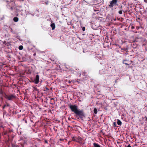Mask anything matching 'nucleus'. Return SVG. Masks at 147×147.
Wrapping results in <instances>:
<instances>
[{
	"mask_svg": "<svg viewBox=\"0 0 147 147\" xmlns=\"http://www.w3.org/2000/svg\"><path fill=\"white\" fill-rule=\"evenodd\" d=\"M145 118H146V121H147V117H146V116H145Z\"/></svg>",
	"mask_w": 147,
	"mask_h": 147,
	"instance_id": "nucleus-27",
	"label": "nucleus"
},
{
	"mask_svg": "<svg viewBox=\"0 0 147 147\" xmlns=\"http://www.w3.org/2000/svg\"><path fill=\"white\" fill-rule=\"evenodd\" d=\"M51 27L52 30H54L55 27V25L54 23H52L51 25Z\"/></svg>",
	"mask_w": 147,
	"mask_h": 147,
	"instance_id": "nucleus-7",
	"label": "nucleus"
},
{
	"mask_svg": "<svg viewBox=\"0 0 147 147\" xmlns=\"http://www.w3.org/2000/svg\"><path fill=\"white\" fill-rule=\"evenodd\" d=\"M24 120V121L25 122V123H27V121L26 120H24V119H23Z\"/></svg>",
	"mask_w": 147,
	"mask_h": 147,
	"instance_id": "nucleus-21",
	"label": "nucleus"
},
{
	"mask_svg": "<svg viewBox=\"0 0 147 147\" xmlns=\"http://www.w3.org/2000/svg\"><path fill=\"white\" fill-rule=\"evenodd\" d=\"M9 106V104H8L7 103L6 104H5L4 105L3 107V109H4L5 107H8Z\"/></svg>",
	"mask_w": 147,
	"mask_h": 147,
	"instance_id": "nucleus-10",
	"label": "nucleus"
},
{
	"mask_svg": "<svg viewBox=\"0 0 147 147\" xmlns=\"http://www.w3.org/2000/svg\"><path fill=\"white\" fill-rule=\"evenodd\" d=\"M36 55V53H34L33 54V56H35Z\"/></svg>",
	"mask_w": 147,
	"mask_h": 147,
	"instance_id": "nucleus-23",
	"label": "nucleus"
},
{
	"mask_svg": "<svg viewBox=\"0 0 147 147\" xmlns=\"http://www.w3.org/2000/svg\"><path fill=\"white\" fill-rule=\"evenodd\" d=\"M113 125L114 126V127H115L116 126L117 124L116 122H114L113 123Z\"/></svg>",
	"mask_w": 147,
	"mask_h": 147,
	"instance_id": "nucleus-17",
	"label": "nucleus"
},
{
	"mask_svg": "<svg viewBox=\"0 0 147 147\" xmlns=\"http://www.w3.org/2000/svg\"><path fill=\"white\" fill-rule=\"evenodd\" d=\"M4 93H3V91L2 90H0V94H2L3 95L4 94V95L3 96H4Z\"/></svg>",
	"mask_w": 147,
	"mask_h": 147,
	"instance_id": "nucleus-14",
	"label": "nucleus"
},
{
	"mask_svg": "<svg viewBox=\"0 0 147 147\" xmlns=\"http://www.w3.org/2000/svg\"><path fill=\"white\" fill-rule=\"evenodd\" d=\"M122 10H121L119 11V13L120 14H121L122 13Z\"/></svg>",
	"mask_w": 147,
	"mask_h": 147,
	"instance_id": "nucleus-16",
	"label": "nucleus"
},
{
	"mask_svg": "<svg viewBox=\"0 0 147 147\" xmlns=\"http://www.w3.org/2000/svg\"><path fill=\"white\" fill-rule=\"evenodd\" d=\"M94 111L95 114H96L97 113V109L96 108H94Z\"/></svg>",
	"mask_w": 147,
	"mask_h": 147,
	"instance_id": "nucleus-12",
	"label": "nucleus"
},
{
	"mask_svg": "<svg viewBox=\"0 0 147 147\" xmlns=\"http://www.w3.org/2000/svg\"><path fill=\"white\" fill-rule=\"evenodd\" d=\"M118 0H112L110 2V4L108 5L110 8L113 7L114 5H117Z\"/></svg>",
	"mask_w": 147,
	"mask_h": 147,
	"instance_id": "nucleus-4",
	"label": "nucleus"
},
{
	"mask_svg": "<svg viewBox=\"0 0 147 147\" xmlns=\"http://www.w3.org/2000/svg\"><path fill=\"white\" fill-rule=\"evenodd\" d=\"M44 91H48L49 90V89L48 88L46 87L45 88H44Z\"/></svg>",
	"mask_w": 147,
	"mask_h": 147,
	"instance_id": "nucleus-15",
	"label": "nucleus"
},
{
	"mask_svg": "<svg viewBox=\"0 0 147 147\" xmlns=\"http://www.w3.org/2000/svg\"><path fill=\"white\" fill-rule=\"evenodd\" d=\"M85 30V28L84 27H83L82 28V30L83 31H84Z\"/></svg>",
	"mask_w": 147,
	"mask_h": 147,
	"instance_id": "nucleus-18",
	"label": "nucleus"
},
{
	"mask_svg": "<svg viewBox=\"0 0 147 147\" xmlns=\"http://www.w3.org/2000/svg\"><path fill=\"white\" fill-rule=\"evenodd\" d=\"M93 147H101L100 145L96 143H93Z\"/></svg>",
	"mask_w": 147,
	"mask_h": 147,
	"instance_id": "nucleus-6",
	"label": "nucleus"
},
{
	"mask_svg": "<svg viewBox=\"0 0 147 147\" xmlns=\"http://www.w3.org/2000/svg\"><path fill=\"white\" fill-rule=\"evenodd\" d=\"M23 48V47L21 45L19 47V49L20 50H22Z\"/></svg>",
	"mask_w": 147,
	"mask_h": 147,
	"instance_id": "nucleus-13",
	"label": "nucleus"
},
{
	"mask_svg": "<svg viewBox=\"0 0 147 147\" xmlns=\"http://www.w3.org/2000/svg\"><path fill=\"white\" fill-rule=\"evenodd\" d=\"M144 1L145 3H147V0H144Z\"/></svg>",
	"mask_w": 147,
	"mask_h": 147,
	"instance_id": "nucleus-24",
	"label": "nucleus"
},
{
	"mask_svg": "<svg viewBox=\"0 0 147 147\" xmlns=\"http://www.w3.org/2000/svg\"><path fill=\"white\" fill-rule=\"evenodd\" d=\"M4 97L9 100H12L16 98V96L13 94H11L9 96L7 95L5 93H4Z\"/></svg>",
	"mask_w": 147,
	"mask_h": 147,
	"instance_id": "nucleus-3",
	"label": "nucleus"
},
{
	"mask_svg": "<svg viewBox=\"0 0 147 147\" xmlns=\"http://www.w3.org/2000/svg\"><path fill=\"white\" fill-rule=\"evenodd\" d=\"M69 107L71 110L75 114L78 115L79 117H81L84 116V113L82 110H79L78 108V107L76 105H70Z\"/></svg>",
	"mask_w": 147,
	"mask_h": 147,
	"instance_id": "nucleus-1",
	"label": "nucleus"
},
{
	"mask_svg": "<svg viewBox=\"0 0 147 147\" xmlns=\"http://www.w3.org/2000/svg\"><path fill=\"white\" fill-rule=\"evenodd\" d=\"M72 140L73 141H76L80 144H82L83 142L82 139L78 136L73 137L72 138Z\"/></svg>",
	"mask_w": 147,
	"mask_h": 147,
	"instance_id": "nucleus-2",
	"label": "nucleus"
},
{
	"mask_svg": "<svg viewBox=\"0 0 147 147\" xmlns=\"http://www.w3.org/2000/svg\"><path fill=\"white\" fill-rule=\"evenodd\" d=\"M122 6H121L120 7V9H122Z\"/></svg>",
	"mask_w": 147,
	"mask_h": 147,
	"instance_id": "nucleus-26",
	"label": "nucleus"
},
{
	"mask_svg": "<svg viewBox=\"0 0 147 147\" xmlns=\"http://www.w3.org/2000/svg\"><path fill=\"white\" fill-rule=\"evenodd\" d=\"M130 62H131V63H130V64H131V63H132V62H133V61H130Z\"/></svg>",
	"mask_w": 147,
	"mask_h": 147,
	"instance_id": "nucleus-28",
	"label": "nucleus"
},
{
	"mask_svg": "<svg viewBox=\"0 0 147 147\" xmlns=\"http://www.w3.org/2000/svg\"><path fill=\"white\" fill-rule=\"evenodd\" d=\"M39 76L38 75H37L36 76L34 80V83L35 84H37L39 82Z\"/></svg>",
	"mask_w": 147,
	"mask_h": 147,
	"instance_id": "nucleus-5",
	"label": "nucleus"
},
{
	"mask_svg": "<svg viewBox=\"0 0 147 147\" xmlns=\"http://www.w3.org/2000/svg\"><path fill=\"white\" fill-rule=\"evenodd\" d=\"M13 20L14 22H17L18 21V18L17 17H16L14 18Z\"/></svg>",
	"mask_w": 147,
	"mask_h": 147,
	"instance_id": "nucleus-8",
	"label": "nucleus"
},
{
	"mask_svg": "<svg viewBox=\"0 0 147 147\" xmlns=\"http://www.w3.org/2000/svg\"><path fill=\"white\" fill-rule=\"evenodd\" d=\"M126 61H127V60H123V63L127 65H130V64H128V63H126V62H125Z\"/></svg>",
	"mask_w": 147,
	"mask_h": 147,
	"instance_id": "nucleus-11",
	"label": "nucleus"
},
{
	"mask_svg": "<svg viewBox=\"0 0 147 147\" xmlns=\"http://www.w3.org/2000/svg\"><path fill=\"white\" fill-rule=\"evenodd\" d=\"M59 140L60 141H63L64 140V139H62V138H60L59 139Z\"/></svg>",
	"mask_w": 147,
	"mask_h": 147,
	"instance_id": "nucleus-19",
	"label": "nucleus"
},
{
	"mask_svg": "<svg viewBox=\"0 0 147 147\" xmlns=\"http://www.w3.org/2000/svg\"><path fill=\"white\" fill-rule=\"evenodd\" d=\"M45 143H47V144H48V143L47 141L46 140H45Z\"/></svg>",
	"mask_w": 147,
	"mask_h": 147,
	"instance_id": "nucleus-20",
	"label": "nucleus"
},
{
	"mask_svg": "<svg viewBox=\"0 0 147 147\" xmlns=\"http://www.w3.org/2000/svg\"><path fill=\"white\" fill-rule=\"evenodd\" d=\"M131 28L132 29H133L134 28V26H132V27H131Z\"/></svg>",
	"mask_w": 147,
	"mask_h": 147,
	"instance_id": "nucleus-25",
	"label": "nucleus"
},
{
	"mask_svg": "<svg viewBox=\"0 0 147 147\" xmlns=\"http://www.w3.org/2000/svg\"><path fill=\"white\" fill-rule=\"evenodd\" d=\"M117 124L118 125H121L122 123L119 119L117 120Z\"/></svg>",
	"mask_w": 147,
	"mask_h": 147,
	"instance_id": "nucleus-9",
	"label": "nucleus"
},
{
	"mask_svg": "<svg viewBox=\"0 0 147 147\" xmlns=\"http://www.w3.org/2000/svg\"><path fill=\"white\" fill-rule=\"evenodd\" d=\"M127 147H131V146H130V144H129L127 146Z\"/></svg>",
	"mask_w": 147,
	"mask_h": 147,
	"instance_id": "nucleus-22",
	"label": "nucleus"
},
{
	"mask_svg": "<svg viewBox=\"0 0 147 147\" xmlns=\"http://www.w3.org/2000/svg\"><path fill=\"white\" fill-rule=\"evenodd\" d=\"M126 49H125V51H126Z\"/></svg>",
	"mask_w": 147,
	"mask_h": 147,
	"instance_id": "nucleus-29",
	"label": "nucleus"
}]
</instances>
